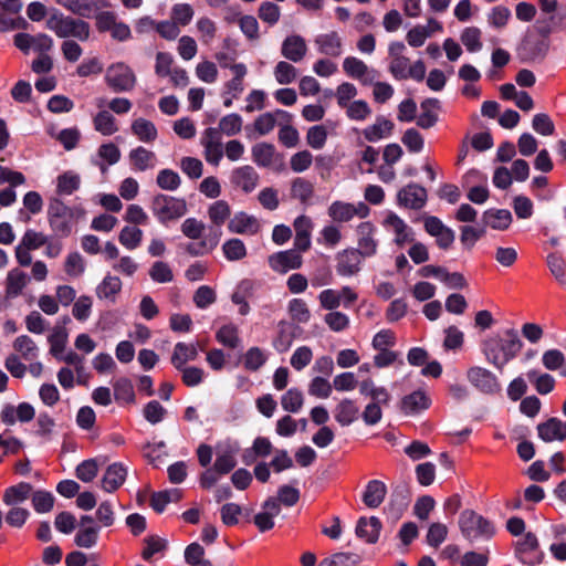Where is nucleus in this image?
Listing matches in <instances>:
<instances>
[{
  "label": "nucleus",
  "mask_w": 566,
  "mask_h": 566,
  "mask_svg": "<svg viewBox=\"0 0 566 566\" xmlns=\"http://www.w3.org/2000/svg\"><path fill=\"white\" fill-rule=\"evenodd\" d=\"M428 195L426 188L418 184H409L401 188L397 193V202L399 206L419 210L427 203Z\"/></svg>",
  "instance_id": "18"
},
{
  "label": "nucleus",
  "mask_w": 566,
  "mask_h": 566,
  "mask_svg": "<svg viewBox=\"0 0 566 566\" xmlns=\"http://www.w3.org/2000/svg\"><path fill=\"white\" fill-rule=\"evenodd\" d=\"M315 195L314 184L303 177H296L291 181L290 197L301 205L310 206L313 203Z\"/></svg>",
  "instance_id": "28"
},
{
  "label": "nucleus",
  "mask_w": 566,
  "mask_h": 566,
  "mask_svg": "<svg viewBox=\"0 0 566 566\" xmlns=\"http://www.w3.org/2000/svg\"><path fill=\"white\" fill-rule=\"evenodd\" d=\"M277 117L287 118L289 114L285 111L276 109L274 113H264L254 120V129L259 135H266L273 130Z\"/></svg>",
  "instance_id": "48"
},
{
  "label": "nucleus",
  "mask_w": 566,
  "mask_h": 566,
  "mask_svg": "<svg viewBox=\"0 0 566 566\" xmlns=\"http://www.w3.org/2000/svg\"><path fill=\"white\" fill-rule=\"evenodd\" d=\"M526 377L539 395H547L555 388V378L548 373L531 369L526 373Z\"/></svg>",
  "instance_id": "45"
},
{
  "label": "nucleus",
  "mask_w": 566,
  "mask_h": 566,
  "mask_svg": "<svg viewBox=\"0 0 566 566\" xmlns=\"http://www.w3.org/2000/svg\"><path fill=\"white\" fill-rule=\"evenodd\" d=\"M366 258L357 249H346L336 255V271L342 276H352L360 271L361 260Z\"/></svg>",
  "instance_id": "21"
},
{
  "label": "nucleus",
  "mask_w": 566,
  "mask_h": 566,
  "mask_svg": "<svg viewBox=\"0 0 566 566\" xmlns=\"http://www.w3.org/2000/svg\"><path fill=\"white\" fill-rule=\"evenodd\" d=\"M522 347L523 343L514 328L492 334L482 343L485 359L500 371L520 354Z\"/></svg>",
  "instance_id": "1"
},
{
  "label": "nucleus",
  "mask_w": 566,
  "mask_h": 566,
  "mask_svg": "<svg viewBox=\"0 0 566 566\" xmlns=\"http://www.w3.org/2000/svg\"><path fill=\"white\" fill-rule=\"evenodd\" d=\"M459 527L462 535L469 541L489 539L495 533L492 522L473 510H464L461 512Z\"/></svg>",
  "instance_id": "5"
},
{
  "label": "nucleus",
  "mask_w": 566,
  "mask_h": 566,
  "mask_svg": "<svg viewBox=\"0 0 566 566\" xmlns=\"http://www.w3.org/2000/svg\"><path fill=\"white\" fill-rule=\"evenodd\" d=\"M342 67L349 78L359 82L363 86H369V83H373L380 75L378 70L353 55L346 56L343 60Z\"/></svg>",
  "instance_id": "9"
},
{
  "label": "nucleus",
  "mask_w": 566,
  "mask_h": 566,
  "mask_svg": "<svg viewBox=\"0 0 566 566\" xmlns=\"http://www.w3.org/2000/svg\"><path fill=\"white\" fill-rule=\"evenodd\" d=\"M387 488L385 483L379 480H371L368 482L363 495L364 503L370 507H378L385 500Z\"/></svg>",
  "instance_id": "41"
},
{
  "label": "nucleus",
  "mask_w": 566,
  "mask_h": 566,
  "mask_svg": "<svg viewBox=\"0 0 566 566\" xmlns=\"http://www.w3.org/2000/svg\"><path fill=\"white\" fill-rule=\"evenodd\" d=\"M346 115L352 120L363 122L371 115V108L364 99H357L344 107Z\"/></svg>",
  "instance_id": "62"
},
{
  "label": "nucleus",
  "mask_w": 566,
  "mask_h": 566,
  "mask_svg": "<svg viewBox=\"0 0 566 566\" xmlns=\"http://www.w3.org/2000/svg\"><path fill=\"white\" fill-rule=\"evenodd\" d=\"M333 413L340 426L347 427L358 419L359 407L355 400L344 398L335 406Z\"/></svg>",
  "instance_id": "30"
},
{
  "label": "nucleus",
  "mask_w": 566,
  "mask_h": 566,
  "mask_svg": "<svg viewBox=\"0 0 566 566\" xmlns=\"http://www.w3.org/2000/svg\"><path fill=\"white\" fill-rule=\"evenodd\" d=\"M217 340L231 349L240 345L239 328L234 324H227L219 328L216 334Z\"/></svg>",
  "instance_id": "54"
},
{
  "label": "nucleus",
  "mask_w": 566,
  "mask_h": 566,
  "mask_svg": "<svg viewBox=\"0 0 566 566\" xmlns=\"http://www.w3.org/2000/svg\"><path fill=\"white\" fill-rule=\"evenodd\" d=\"M156 184L163 190L175 191L180 187L181 178L175 170L165 168L157 174Z\"/></svg>",
  "instance_id": "56"
},
{
  "label": "nucleus",
  "mask_w": 566,
  "mask_h": 566,
  "mask_svg": "<svg viewBox=\"0 0 566 566\" xmlns=\"http://www.w3.org/2000/svg\"><path fill=\"white\" fill-rule=\"evenodd\" d=\"M69 339V334L63 327H55L52 334L48 337L50 344V354L54 358H59L65 350Z\"/></svg>",
  "instance_id": "53"
},
{
  "label": "nucleus",
  "mask_w": 566,
  "mask_h": 566,
  "mask_svg": "<svg viewBox=\"0 0 566 566\" xmlns=\"http://www.w3.org/2000/svg\"><path fill=\"white\" fill-rule=\"evenodd\" d=\"M304 403L303 392L297 388H290L282 397H281V406L285 411L289 412H298Z\"/></svg>",
  "instance_id": "57"
},
{
  "label": "nucleus",
  "mask_w": 566,
  "mask_h": 566,
  "mask_svg": "<svg viewBox=\"0 0 566 566\" xmlns=\"http://www.w3.org/2000/svg\"><path fill=\"white\" fill-rule=\"evenodd\" d=\"M113 387L116 401L126 405L135 402V391L129 379L119 378L114 382Z\"/></svg>",
  "instance_id": "52"
},
{
  "label": "nucleus",
  "mask_w": 566,
  "mask_h": 566,
  "mask_svg": "<svg viewBox=\"0 0 566 566\" xmlns=\"http://www.w3.org/2000/svg\"><path fill=\"white\" fill-rule=\"evenodd\" d=\"M276 82L281 85L293 83L297 77L296 67L287 61H280L273 71Z\"/></svg>",
  "instance_id": "58"
},
{
  "label": "nucleus",
  "mask_w": 566,
  "mask_h": 566,
  "mask_svg": "<svg viewBox=\"0 0 566 566\" xmlns=\"http://www.w3.org/2000/svg\"><path fill=\"white\" fill-rule=\"evenodd\" d=\"M13 349L25 360H33L39 353L35 342L28 335L17 337L13 342Z\"/></svg>",
  "instance_id": "50"
},
{
  "label": "nucleus",
  "mask_w": 566,
  "mask_h": 566,
  "mask_svg": "<svg viewBox=\"0 0 566 566\" xmlns=\"http://www.w3.org/2000/svg\"><path fill=\"white\" fill-rule=\"evenodd\" d=\"M237 452L238 448H233L231 446H227L223 449L218 450L213 468L216 469V471L219 472V474H228L230 471L234 469V467L237 465Z\"/></svg>",
  "instance_id": "46"
},
{
  "label": "nucleus",
  "mask_w": 566,
  "mask_h": 566,
  "mask_svg": "<svg viewBox=\"0 0 566 566\" xmlns=\"http://www.w3.org/2000/svg\"><path fill=\"white\" fill-rule=\"evenodd\" d=\"M126 476L127 469L122 463H113L106 469L101 486L104 491L112 493L123 485Z\"/></svg>",
  "instance_id": "32"
},
{
  "label": "nucleus",
  "mask_w": 566,
  "mask_h": 566,
  "mask_svg": "<svg viewBox=\"0 0 566 566\" xmlns=\"http://www.w3.org/2000/svg\"><path fill=\"white\" fill-rule=\"evenodd\" d=\"M381 224L385 230L394 234V242L398 247L402 248L405 244L415 241L413 230L397 213L387 212Z\"/></svg>",
  "instance_id": "14"
},
{
  "label": "nucleus",
  "mask_w": 566,
  "mask_h": 566,
  "mask_svg": "<svg viewBox=\"0 0 566 566\" xmlns=\"http://www.w3.org/2000/svg\"><path fill=\"white\" fill-rule=\"evenodd\" d=\"M423 228L429 235L436 239V243L440 249L448 250L452 247L455 240L454 231L447 227L438 217H424Z\"/></svg>",
  "instance_id": "15"
},
{
  "label": "nucleus",
  "mask_w": 566,
  "mask_h": 566,
  "mask_svg": "<svg viewBox=\"0 0 566 566\" xmlns=\"http://www.w3.org/2000/svg\"><path fill=\"white\" fill-rule=\"evenodd\" d=\"M196 34L200 43L210 46L218 38V23L208 15H200L195 23Z\"/></svg>",
  "instance_id": "31"
},
{
  "label": "nucleus",
  "mask_w": 566,
  "mask_h": 566,
  "mask_svg": "<svg viewBox=\"0 0 566 566\" xmlns=\"http://www.w3.org/2000/svg\"><path fill=\"white\" fill-rule=\"evenodd\" d=\"M259 19L270 27L275 25L281 18V8L270 1H264L258 9Z\"/></svg>",
  "instance_id": "61"
},
{
  "label": "nucleus",
  "mask_w": 566,
  "mask_h": 566,
  "mask_svg": "<svg viewBox=\"0 0 566 566\" xmlns=\"http://www.w3.org/2000/svg\"><path fill=\"white\" fill-rule=\"evenodd\" d=\"M268 360V354L260 347L249 348L242 357L243 366L247 370L258 371Z\"/></svg>",
  "instance_id": "49"
},
{
  "label": "nucleus",
  "mask_w": 566,
  "mask_h": 566,
  "mask_svg": "<svg viewBox=\"0 0 566 566\" xmlns=\"http://www.w3.org/2000/svg\"><path fill=\"white\" fill-rule=\"evenodd\" d=\"M130 132L139 142L145 144H151L158 137L156 125L144 117H138L132 122Z\"/></svg>",
  "instance_id": "36"
},
{
  "label": "nucleus",
  "mask_w": 566,
  "mask_h": 566,
  "mask_svg": "<svg viewBox=\"0 0 566 566\" xmlns=\"http://www.w3.org/2000/svg\"><path fill=\"white\" fill-rule=\"evenodd\" d=\"M392 130L394 123L382 116H379L373 125L367 126L363 130V135L366 140L375 143L390 136Z\"/></svg>",
  "instance_id": "37"
},
{
  "label": "nucleus",
  "mask_w": 566,
  "mask_h": 566,
  "mask_svg": "<svg viewBox=\"0 0 566 566\" xmlns=\"http://www.w3.org/2000/svg\"><path fill=\"white\" fill-rule=\"evenodd\" d=\"M45 243H48V234L35 229H27L14 248V256L18 264L29 266L32 263L31 251L43 248Z\"/></svg>",
  "instance_id": "7"
},
{
  "label": "nucleus",
  "mask_w": 566,
  "mask_h": 566,
  "mask_svg": "<svg viewBox=\"0 0 566 566\" xmlns=\"http://www.w3.org/2000/svg\"><path fill=\"white\" fill-rule=\"evenodd\" d=\"M551 41L538 35H528L521 48L524 57L528 61H543L548 54Z\"/></svg>",
  "instance_id": "24"
},
{
  "label": "nucleus",
  "mask_w": 566,
  "mask_h": 566,
  "mask_svg": "<svg viewBox=\"0 0 566 566\" xmlns=\"http://www.w3.org/2000/svg\"><path fill=\"white\" fill-rule=\"evenodd\" d=\"M252 159L260 167H270L276 163L279 155L272 144L259 143L252 147Z\"/></svg>",
  "instance_id": "40"
},
{
  "label": "nucleus",
  "mask_w": 566,
  "mask_h": 566,
  "mask_svg": "<svg viewBox=\"0 0 566 566\" xmlns=\"http://www.w3.org/2000/svg\"><path fill=\"white\" fill-rule=\"evenodd\" d=\"M122 286L123 283L118 276L107 274L96 287V295L99 300L114 302Z\"/></svg>",
  "instance_id": "44"
},
{
  "label": "nucleus",
  "mask_w": 566,
  "mask_h": 566,
  "mask_svg": "<svg viewBox=\"0 0 566 566\" xmlns=\"http://www.w3.org/2000/svg\"><path fill=\"white\" fill-rule=\"evenodd\" d=\"M94 129L103 136H112L118 132L114 115L106 109L98 111L92 118Z\"/></svg>",
  "instance_id": "39"
},
{
  "label": "nucleus",
  "mask_w": 566,
  "mask_h": 566,
  "mask_svg": "<svg viewBox=\"0 0 566 566\" xmlns=\"http://www.w3.org/2000/svg\"><path fill=\"white\" fill-rule=\"evenodd\" d=\"M206 229L207 226L201 220L193 217L185 219L180 226L181 233L193 241H202L206 238V235H203Z\"/></svg>",
  "instance_id": "51"
},
{
  "label": "nucleus",
  "mask_w": 566,
  "mask_h": 566,
  "mask_svg": "<svg viewBox=\"0 0 566 566\" xmlns=\"http://www.w3.org/2000/svg\"><path fill=\"white\" fill-rule=\"evenodd\" d=\"M376 228L369 222L365 221L358 224L357 227V237H358V251L363 253L365 256L369 258L376 254L378 249V241L375 238Z\"/></svg>",
  "instance_id": "25"
},
{
  "label": "nucleus",
  "mask_w": 566,
  "mask_h": 566,
  "mask_svg": "<svg viewBox=\"0 0 566 566\" xmlns=\"http://www.w3.org/2000/svg\"><path fill=\"white\" fill-rule=\"evenodd\" d=\"M486 226L495 230H505L512 222V214L509 210H489L483 214Z\"/></svg>",
  "instance_id": "47"
},
{
  "label": "nucleus",
  "mask_w": 566,
  "mask_h": 566,
  "mask_svg": "<svg viewBox=\"0 0 566 566\" xmlns=\"http://www.w3.org/2000/svg\"><path fill=\"white\" fill-rule=\"evenodd\" d=\"M56 3L80 18H92L103 8H108V0H56Z\"/></svg>",
  "instance_id": "19"
},
{
  "label": "nucleus",
  "mask_w": 566,
  "mask_h": 566,
  "mask_svg": "<svg viewBox=\"0 0 566 566\" xmlns=\"http://www.w3.org/2000/svg\"><path fill=\"white\" fill-rule=\"evenodd\" d=\"M359 563V557L352 553H336L322 559L318 566H355Z\"/></svg>",
  "instance_id": "64"
},
{
  "label": "nucleus",
  "mask_w": 566,
  "mask_h": 566,
  "mask_svg": "<svg viewBox=\"0 0 566 566\" xmlns=\"http://www.w3.org/2000/svg\"><path fill=\"white\" fill-rule=\"evenodd\" d=\"M406 45L400 41L390 42L388 45L389 64L388 71L395 80H415L423 81L426 76V65L423 61L417 60L411 63L406 55Z\"/></svg>",
  "instance_id": "3"
},
{
  "label": "nucleus",
  "mask_w": 566,
  "mask_h": 566,
  "mask_svg": "<svg viewBox=\"0 0 566 566\" xmlns=\"http://www.w3.org/2000/svg\"><path fill=\"white\" fill-rule=\"evenodd\" d=\"M222 251L227 260L240 261L247 256V248L242 240L233 238L222 244Z\"/></svg>",
  "instance_id": "60"
},
{
  "label": "nucleus",
  "mask_w": 566,
  "mask_h": 566,
  "mask_svg": "<svg viewBox=\"0 0 566 566\" xmlns=\"http://www.w3.org/2000/svg\"><path fill=\"white\" fill-rule=\"evenodd\" d=\"M303 251L294 249L272 253L268 258L269 266L276 273L285 274L289 271L297 270L303 264Z\"/></svg>",
  "instance_id": "13"
},
{
  "label": "nucleus",
  "mask_w": 566,
  "mask_h": 566,
  "mask_svg": "<svg viewBox=\"0 0 566 566\" xmlns=\"http://www.w3.org/2000/svg\"><path fill=\"white\" fill-rule=\"evenodd\" d=\"M537 433L545 442L564 441L566 439V422L558 418H549L537 426Z\"/></svg>",
  "instance_id": "27"
},
{
  "label": "nucleus",
  "mask_w": 566,
  "mask_h": 566,
  "mask_svg": "<svg viewBox=\"0 0 566 566\" xmlns=\"http://www.w3.org/2000/svg\"><path fill=\"white\" fill-rule=\"evenodd\" d=\"M293 228L295 231L294 247L298 251H308L312 245L311 238L314 229L313 220L308 216L301 214L295 218Z\"/></svg>",
  "instance_id": "23"
},
{
  "label": "nucleus",
  "mask_w": 566,
  "mask_h": 566,
  "mask_svg": "<svg viewBox=\"0 0 566 566\" xmlns=\"http://www.w3.org/2000/svg\"><path fill=\"white\" fill-rule=\"evenodd\" d=\"M81 182V176L77 172L73 170L64 171L56 178V193L71 196L80 189Z\"/></svg>",
  "instance_id": "43"
},
{
  "label": "nucleus",
  "mask_w": 566,
  "mask_h": 566,
  "mask_svg": "<svg viewBox=\"0 0 566 566\" xmlns=\"http://www.w3.org/2000/svg\"><path fill=\"white\" fill-rule=\"evenodd\" d=\"M203 157L210 165L218 166L223 157L221 135L216 127L207 128L201 137Z\"/></svg>",
  "instance_id": "16"
},
{
  "label": "nucleus",
  "mask_w": 566,
  "mask_h": 566,
  "mask_svg": "<svg viewBox=\"0 0 566 566\" xmlns=\"http://www.w3.org/2000/svg\"><path fill=\"white\" fill-rule=\"evenodd\" d=\"M128 160L136 171L151 170L158 165L157 155L143 146L132 149L128 154Z\"/></svg>",
  "instance_id": "26"
},
{
  "label": "nucleus",
  "mask_w": 566,
  "mask_h": 566,
  "mask_svg": "<svg viewBox=\"0 0 566 566\" xmlns=\"http://www.w3.org/2000/svg\"><path fill=\"white\" fill-rule=\"evenodd\" d=\"M381 530V522L378 517L371 516L369 518L360 517L356 525V535L368 544H374L378 541Z\"/></svg>",
  "instance_id": "35"
},
{
  "label": "nucleus",
  "mask_w": 566,
  "mask_h": 566,
  "mask_svg": "<svg viewBox=\"0 0 566 566\" xmlns=\"http://www.w3.org/2000/svg\"><path fill=\"white\" fill-rule=\"evenodd\" d=\"M481 36L482 32L479 28L468 27L461 32L460 40L465 49L473 53L482 49Z\"/></svg>",
  "instance_id": "59"
},
{
  "label": "nucleus",
  "mask_w": 566,
  "mask_h": 566,
  "mask_svg": "<svg viewBox=\"0 0 566 566\" xmlns=\"http://www.w3.org/2000/svg\"><path fill=\"white\" fill-rule=\"evenodd\" d=\"M228 229L232 233L253 235L260 231V222L253 216L239 212L234 214L232 219H230Z\"/></svg>",
  "instance_id": "29"
},
{
  "label": "nucleus",
  "mask_w": 566,
  "mask_h": 566,
  "mask_svg": "<svg viewBox=\"0 0 566 566\" xmlns=\"http://www.w3.org/2000/svg\"><path fill=\"white\" fill-rule=\"evenodd\" d=\"M198 354L199 352L196 344L179 342L174 347L170 363L176 369H184L187 363L197 359Z\"/></svg>",
  "instance_id": "34"
},
{
  "label": "nucleus",
  "mask_w": 566,
  "mask_h": 566,
  "mask_svg": "<svg viewBox=\"0 0 566 566\" xmlns=\"http://www.w3.org/2000/svg\"><path fill=\"white\" fill-rule=\"evenodd\" d=\"M207 214L211 223V231L202 241L189 243L186 247L187 253L192 256L206 255L217 248L221 237L220 228L228 220L230 221L231 207L226 200H217L208 207Z\"/></svg>",
  "instance_id": "2"
},
{
  "label": "nucleus",
  "mask_w": 566,
  "mask_h": 566,
  "mask_svg": "<svg viewBox=\"0 0 566 566\" xmlns=\"http://www.w3.org/2000/svg\"><path fill=\"white\" fill-rule=\"evenodd\" d=\"M45 27L57 38H74L85 42L90 39L91 27L84 19L66 15L59 10H53L46 19Z\"/></svg>",
  "instance_id": "4"
},
{
  "label": "nucleus",
  "mask_w": 566,
  "mask_h": 566,
  "mask_svg": "<svg viewBox=\"0 0 566 566\" xmlns=\"http://www.w3.org/2000/svg\"><path fill=\"white\" fill-rule=\"evenodd\" d=\"M105 82L114 92H129L136 84V76L128 65L115 63L107 67Z\"/></svg>",
  "instance_id": "10"
},
{
  "label": "nucleus",
  "mask_w": 566,
  "mask_h": 566,
  "mask_svg": "<svg viewBox=\"0 0 566 566\" xmlns=\"http://www.w3.org/2000/svg\"><path fill=\"white\" fill-rule=\"evenodd\" d=\"M150 209L163 224L182 218L188 211L185 199L164 193H158L153 198Z\"/></svg>",
  "instance_id": "6"
},
{
  "label": "nucleus",
  "mask_w": 566,
  "mask_h": 566,
  "mask_svg": "<svg viewBox=\"0 0 566 566\" xmlns=\"http://www.w3.org/2000/svg\"><path fill=\"white\" fill-rule=\"evenodd\" d=\"M307 51V43L300 34L287 35L281 44V55L293 63L303 61Z\"/></svg>",
  "instance_id": "20"
},
{
  "label": "nucleus",
  "mask_w": 566,
  "mask_h": 566,
  "mask_svg": "<svg viewBox=\"0 0 566 566\" xmlns=\"http://www.w3.org/2000/svg\"><path fill=\"white\" fill-rule=\"evenodd\" d=\"M32 491L33 488L30 483L20 482L4 490L2 501L8 506H19L31 496Z\"/></svg>",
  "instance_id": "38"
},
{
  "label": "nucleus",
  "mask_w": 566,
  "mask_h": 566,
  "mask_svg": "<svg viewBox=\"0 0 566 566\" xmlns=\"http://www.w3.org/2000/svg\"><path fill=\"white\" fill-rule=\"evenodd\" d=\"M468 381L479 391L488 395L501 391V384L497 377L489 369L473 366L467 371Z\"/></svg>",
  "instance_id": "12"
},
{
  "label": "nucleus",
  "mask_w": 566,
  "mask_h": 566,
  "mask_svg": "<svg viewBox=\"0 0 566 566\" xmlns=\"http://www.w3.org/2000/svg\"><path fill=\"white\" fill-rule=\"evenodd\" d=\"M260 176L250 165L234 168L230 175V184L235 190L250 193L259 186Z\"/></svg>",
  "instance_id": "17"
},
{
  "label": "nucleus",
  "mask_w": 566,
  "mask_h": 566,
  "mask_svg": "<svg viewBox=\"0 0 566 566\" xmlns=\"http://www.w3.org/2000/svg\"><path fill=\"white\" fill-rule=\"evenodd\" d=\"M370 212L364 202L350 203L340 200L333 201L327 208L328 217L337 223L349 222L354 217L366 218Z\"/></svg>",
  "instance_id": "11"
},
{
  "label": "nucleus",
  "mask_w": 566,
  "mask_h": 566,
  "mask_svg": "<svg viewBox=\"0 0 566 566\" xmlns=\"http://www.w3.org/2000/svg\"><path fill=\"white\" fill-rule=\"evenodd\" d=\"M143 234L139 228L126 226L120 230L118 241L127 250H135L140 245Z\"/></svg>",
  "instance_id": "55"
},
{
  "label": "nucleus",
  "mask_w": 566,
  "mask_h": 566,
  "mask_svg": "<svg viewBox=\"0 0 566 566\" xmlns=\"http://www.w3.org/2000/svg\"><path fill=\"white\" fill-rule=\"evenodd\" d=\"M30 282V277L22 270L15 268L8 272L6 277V297L9 300L20 296Z\"/></svg>",
  "instance_id": "33"
},
{
  "label": "nucleus",
  "mask_w": 566,
  "mask_h": 566,
  "mask_svg": "<svg viewBox=\"0 0 566 566\" xmlns=\"http://www.w3.org/2000/svg\"><path fill=\"white\" fill-rule=\"evenodd\" d=\"M219 134H224L227 136L238 135L242 129V117L238 114H229L223 116L217 128Z\"/></svg>",
  "instance_id": "63"
},
{
  "label": "nucleus",
  "mask_w": 566,
  "mask_h": 566,
  "mask_svg": "<svg viewBox=\"0 0 566 566\" xmlns=\"http://www.w3.org/2000/svg\"><path fill=\"white\" fill-rule=\"evenodd\" d=\"M74 216L72 208L60 199H52L48 208V221L51 229L63 237L72 232L71 219Z\"/></svg>",
  "instance_id": "8"
},
{
  "label": "nucleus",
  "mask_w": 566,
  "mask_h": 566,
  "mask_svg": "<svg viewBox=\"0 0 566 566\" xmlns=\"http://www.w3.org/2000/svg\"><path fill=\"white\" fill-rule=\"evenodd\" d=\"M430 406V399L423 391L417 390L407 395L401 400V410L406 415L420 412Z\"/></svg>",
  "instance_id": "42"
},
{
  "label": "nucleus",
  "mask_w": 566,
  "mask_h": 566,
  "mask_svg": "<svg viewBox=\"0 0 566 566\" xmlns=\"http://www.w3.org/2000/svg\"><path fill=\"white\" fill-rule=\"evenodd\" d=\"M314 44L318 53L331 57H338L344 51L343 38L336 31L318 34Z\"/></svg>",
  "instance_id": "22"
}]
</instances>
